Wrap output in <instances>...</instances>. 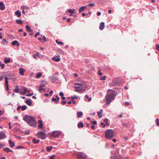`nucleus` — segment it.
Wrapping results in <instances>:
<instances>
[{
	"instance_id": "f704fd0d",
	"label": "nucleus",
	"mask_w": 159,
	"mask_h": 159,
	"mask_svg": "<svg viewBox=\"0 0 159 159\" xmlns=\"http://www.w3.org/2000/svg\"><path fill=\"white\" fill-rule=\"evenodd\" d=\"M42 75V74L41 72L39 73L36 75V78H39Z\"/></svg>"
},
{
	"instance_id": "b1692460",
	"label": "nucleus",
	"mask_w": 159,
	"mask_h": 159,
	"mask_svg": "<svg viewBox=\"0 0 159 159\" xmlns=\"http://www.w3.org/2000/svg\"><path fill=\"white\" fill-rule=\"evenodd\" d=\"M12 45H15L16 44H17L18 46H19V43L16 40H14L13 41L12 43Z\"/></svg>"
},
{
	"instance_id": "5fc2aeb1",
	"label": "nucleus",
	"mask_w": 159,
	"mask_h": 159,
	"mask_svg": "<svg viewBox=\"0 0 159 159\" xmlns=\"http://www.w3.org/2000/svg\"><path fill=\"white\" fill-rule=\"evenodd\" d=\"M125 104L126 106L129 105V102H126L125 103Z\"/></svg>"
},
{
	"instance_id": "6ab92c4d",
	"label": "nucleus",
	"mask_w": 159,
	"mask_h": 159,
	"mask_svg": "<svg viewBox=\"0 0 159 159\" xmlns=\"http://www.w3.org/2000/svg\"><path fill=\"white\" fill-rule=\"evenodd\" d=\"M38 123L39 124V125L38 126L39 127L40 129H42L43 126L42 121L41 120H39L38 121Z\"/></svg>"
},
{
	"instance_id": "774afa93",
	"label": "nucleus",
	"mask_w": 159,
	"mask_h": 159,
	"mask_svg": "<svg viewBox=\"0 0 159 159\" xmlns=\"http://www.w3.org/2000/svg\"><path fill=\"white\" fill-rule=\"evenodd\" d=\"M70 21V18H68L67 19V22H69Z\"/></svg>"
},
{
	"instance_id": "cd10ccee",
	"label": "nucleus",
	"mask_w": 159,
	"mask_h": 159,
	"mask_svg": "<svg viewBox=\"0 0 159 159\" xmlns=\"http://www.w3.org/2000/svg\"><path fill=\"white\" fill-rule=\"evenodd\" d=\"M51 80L53 82H55L58 79L57 77L56 76H53L51 77Z\"/></svg>"
},
{
	"instance_id": "dca6fc26",
	"label": "nucleus",
	"mask_w": 159,
	"mask_h": 159,
	"mask_svg": "<svg viewBox=\"0 0 159 159\" xmlns=\"http://www.w3.org/2000/svg\"><path fill=\"white\" fill-rule=\"evenodd\" d=\"M25 102L29 106H30L32 104L31 100L30 99H26L25 101Z\"/></svg>"
},
{
	"instance_id": "37998d69",
	"label": "nucleus",
	"mask_w": 159,
	"mask_h": 159,
	"mask_svg": "<svg viewBox=\"0 0 159 159\" xmlns=\"http://www.w3.org/2000/svg\"><path fill=\"white\" fill-rule=\"evenodd\" d=\"M156 122L157 126H159V119L157 118L156 119Z\"/></svg>"
},
{
	"instance_id": "c756f323",
	"label": "nucleus",
	"mask_w": 159,
	"mask_h": 159,
	"mask_svg": "<svg viewBox=\"0 0 159 159\" xmlns=\"http://www.w3.org/2000/svg\"><path fill=\"white\" fill-rule=\"evenodd\" d=\"M86 7L85 6H83L81 7L79 10V12L80 13L83 11L85 9Z\"/></svg>"
},
{
	"instance_id": "1a4fd4ad",
	"label": "nucleus",
	"mask_w": 159,
	"mask_h": 159,
	"mask_svg": "<svg viewBox=\"0 0 159 159\" xmlns=\"http://www.w3.org/2000/svg\"><path fill=\"white\" fill-rule=\"evenodd\" d=\"M104 27H105L104 23L103 22H101L100 23V25L99 26V29L101 30H102L104 29Z\"/></svg>"
},
{
	"instance_id": "bb28decb",
	"label": "nucleus",
	"mask_w": 159,
	"mask_h": 159,
	"mask_svg": "<svg viewBox=\"0 0 159 159\" xmlns=\"http://www.w3.org/2000/svg\"><path fill=\"white\" fill-rule=\"evenodd\" d=\"M100 111H99L98 112V115L99 116V118H102V110L101 109V110Z\"/></svg>"
},
{
	"instance_id": "864d4df0",
	"label": "nucleus",
	"mask_w": 159,
	"mask_h": 159,
	"mask_svg": "<svg viewBox=\"0 0 159 159\" xmlns=\"http://www.w3.org/2000/svg\"><path fill=\"white\" fill-rule=\"evenodd\" d=\"M42 39L44 41H47V40H46V37L45 36H43L42 37Z\"/></svg>"
},
{
	"instance_id": "f8f14e48",
	"label": "nucleus",
	"mask_w": 159,
	"mask_h": 159,
	"mask_svg": "<svg viewBox=\"0 0 159 159\" xmlns=\"http://www.w3.org/2000/svg\"><path fill=\"white\" fill-rule=\"evenodd\" d=\"M5 5L2 2H1L0 3V9L1 10H3L5 9Z\"/></svg>"
},
{
	"instance_id": "0e129e2a",
	"label": "nucleus",
	"mask_w": 159,
	"mask_h": 159,
	"mask_svg": "<svg viewBox=\"0 0 159 159\" xmlns=\"http://www.w3.org/2000/svg\"><path fill=\"white\" fill-rule=\"evenodd\" d=\"M21 9H23V10H24V9L25 8V6H21Z\"/></svg>"
},
{
	"instance_id": "13d9d810",
	"label": "nucleus",
	"mask_w": 159,
	"mask_h": 159,
	"mask_svg": "<svg viewBox=\"0 0 159 159\" xmlns=\"http://www.w3.org/2000/svg\"><path fill=\"white\" fill-rule=\"evenodd\" d=\"M5 84L6 85H8V81L7 80H6L5 81Z\"/></svg>"
},
{
	"instance_id": "c85d7f7f",
	"label": "nucleus",
	"mask_w": 159,
	"mask_h": 159,
	"mask_svg": "<svg viewBox=\"0 0 159 159\" xmlns=\"http://www.w3.org/2000/svg\"><path fill=\"white\" fill-rule=\"evenodd\" d=\"M77 115L78 117H80L83 115V113L81 111L78 112Z\"/></svg>"
},
{
	"instance_id": "393cba45",
	"label": "nucleus",
	"mask_w": 159,
	"mask_h": 159,
	"mask_svg": "<svg viewBox=\"0 0 159 159\" xmlns=\"http://www.w3.org/2000/svg\"><path fill=\"white\" fill-rule=\"evenodd\" d=\"M52 59L53 61H60V58H56L55 57H53L52 58Z\"/></svg>"
},
{
	"instance_id": "7c9ffc66",
	"label": "nucleus",
	"mask_w": 159,
	"mask_h": 159,
	"mask_svg": "<svg viewBox=\"0 0 159 159\" xmlns=\"http://www.w3.org/2000/svg\"><path fill=\"white\" fill-rule=\"evenodd\" d=\"M75 85H77L76 86H79L80 87L81 86L82 87H83V86H84V84L81 83H76L75 84Z\"/></svg>"
},
{
	"instance_id": "bf43d9fd",
	"label": "nucleus",
	"mask_w": 159,
	"mask_h": 159,
	"mask_svg": "<svg viewBox=\"0 0 159 159\" xmlns=\"http://www.w3.org/2000/svg\"><path fill=\"white\" fill-rule=\"evenodd\" d=\"M98 74L100 75H102V73L100 70L98 71Z\"/></svg>"
},
{
	"instance_id": "8fccbe9b",
	"label": "nucleus",
	"mask_w": 159,
	"mask_h": 159,
	"mask_svg": "<svg viewBox=\"0 0 159 159\" xmlns=\"http://www.w3.org/2000/svg\"><path fill=\"white\" fill-rule=\"evenodd\" d=\"M55 157V155H52L50 157V159H55L54 158V157Z\"/></svg>"
},
{
	"instance_id": "9b49d317",
	"label": "nucleus",
	"mask_w": 159,
	"mask_h": 159,
	"mask_svg": "<svg viewBox=\"0 0 159 159\" xmlns=\"http://www.w3.org/2000/svg\"><path fill=\"white\" fill-rule=\"evenodd\" d=\"M118 82L116 80H113L110 84V86H116L118 84Z\"/></svg>"
},
{
	"instance_id": "79ce46f5",
	"label": "nucleus",
	"mask_w": 159,
	"mask_h": 159,
	"mask_svg": "<svg viewBox=\"0 0 159 159\" xmlns=\"http://www.w3.org/2000/svg\"><path fill=\"white\" fill-rule=\"evenodd\" d=\"M106 76H104L103 77H100V80H105L106 79Z\"/></svg>"
},
{
	"instance_id": "6e6552de",
	"label": "nucleus",
	"mask_w": 159,
	"mask_h": 159,
	"mask_svg": "<svg viewBox=\"0 0 159 159\" xmlns=\"http://www.w3.org/2000/svg\"><path fill=\"white\" fill-rule=\"evenodd\" d=\"M60 99L59 97L57 95L55 97H53L52 98V101L54 102L56 104H57L58 103V101Z\"/></svg>"
},
{
	"instance_id": "338daca9",
	"label": "nucleus",
	"mask_w": 159,
	"mask_h": 159,
	"mask_svg": "<svg viewBox=\"0 0 159 159\" xmlns=\"http://www.w3.org/2000/svg\"><path fill=\"white\" fill-rule=\"evenodd\" d=\"M91 128H92V129H95V126H94V125H92V126H91Z\"/></svg>"
},
{
	"instance_id": "20e7f679",
	"label": "nucleus",
	"mask_w": 159,
	"mask_h": 159,
	"mask_svg": "<svg viewBox=\"0 0 159 159\" xmlns=\"http://www.w3.org/2000/svg\"><path fill=\"white\" fill-rule=\"evenodd\" d=\"M76 155L78 159H84L87 158V155L83 152H77Z\"/></svg>"
},
{
	"instance_id": "4d7b16f0",
	"label": "nucleus",
	"mask_w": 159,
	"mask_h": 159,
	"mask_svg": "<svg viewBox=\"0 0 159 159\" xmlns=\"http://www.w3.org/2000/svg\"><path fill=\"white\" fill-rule=\"evenodd\" d=\"M156 48L157 50H159V44L156 45Z\"/></svg>"
},
{
	"instance_id": "423d86ee",
	"label": "nucleus",
	"mask_w": 159,
	"mask_h": 159,
	"mask_svg": "<svg viewBox=\"0 0 159 159\" xmlns=\"http://www.w3.org/2000/svg\"><path fill=\"white\" fill-rule=\"evenodd\" d=\"M37 134L39 138L42 139H45L46 137V135L43 132H38L37 133Z\"/></svg>"
},
{
	"instance_id": "052dcab7",
	"label": "nucleus",
	"mask_w": 159,
	"mask_h": 159,
	"mask_svg": "<svg viewBox=\"0 0 159 159\" xmlns=\"http://www.w3.org/2000/svg\"><path fill=\"white\" fill-rule=\"evenodd\" d=\"M66 102L64 101H62L61 102V103L63 104H65Z\"/></svg>"
},
{
	"instance_id": "a19ab883",
	"label": "nucleus",
	"mask_w": 159,
	"mask_h": 159,
	"mask_svg": "<svg viewBox=\"0 0 159 159\" xmlns=\"http://www.w3.org/2000/svg\"><path fill=\"white\" fill-rule=\"evenodd\" d=\"M26 108H27V107L26 106H25V105L22 106L21 107V109L23 111L25 110L26 109Z\"/></svg>"
},
{
	"instance_id": "2eb2a0df",
	"label": "nucleus",
	"mask_w": 159,
	"mask_h": 159,
	"mask_svg": "<svg viewBox=\"0 0 159 159\" xmlns=\"http://www.w3.org/2000/svg\"><path fill=\"white\" fill-rule=\"evenodd\" d=\"M8 142L9 143L10 146L11 148L15 146V143L11 140H9Z\"/></svg>"
},
{
	"instance_id": "7ed1b4c3",
	"label": "nucleus",
	"mask_w": 159,
	"mask_h": 159,
	"mask_svg": "<svg viewBox=\"0 0 159 159\" xmlns=\"http://www.w3.org/2000/svg\"><path fill=\"white\" fill-rule=\"evenodd\" d=\"M114 134V132L111 129H108L105 131L106 137L107 139H111L113 137Z\"/></svg>"
},
{
	"instance_id": "39448f33",
	"label": "nucleus",
	"mask_w": 159,
	"mask_h": 159,
	"mask_svg": "<svg viewBox=\"0 0 159 159\" xmlns=\"http://www.w3.org/2000/svg\"><path fill=\"white\" fill-rule=\"evenodd\" d=\"M61 132L59 131H54L50 134V136L53 138H56L60 136Z\"/></svg>"
},
{
	"instance_id": "aec40b11",
	"label": "nucleus",
	"mask_w": 159,
	"mask_h": 159,
	"mask_svg": "<svg viewBox=\"0 0 159 159\" xmlns=\"http://www.w3.org/2000/svg\"><path fill=\"white\" fill-rule=\"evenodd\" d=\"M15 13L18 17H19L21 16V13L19 10L16 11L15 12Z\"/></svg>"
},
{
	"instance_id": "a878e982",
	"label": "nucleus",
	"mask_w": 159,
	"mask_h": 159,
	"mask_svg": "<svg viewBox=\"0 0 159 159\" xmlns=\"http://www.w3.org/2000/svg\"><path fill=\"white\" fill-rule=\"evenodd\" d=\"M16 22L17 24L21 25H22L23 23L22 21L20 19L17 20L16 21Z\"/></svg>"
},
{
	"instance_id": "c03bdc74",
	"label": "nucleus",
	"mask_w": 159,
	"mask_h": 159,
	"mask_svg": "<svg viewBox=\"0 0 159 159\" xmlns=\"http://www.w3.org/2000/svg\"><path fill=\"white\" fill-rule=\"evenodd\" d=\"M33 56L34 58L36 59L37 57L39 56V54L38 53L37 54H34L33 55Z\"/></svg>"
},
{
	"instance_id": "2f4dec72",
	"label": "nucleus",
	"mask_w": 159,
	"mask_h": 159,
	"mask_svg": "<svg viewBox=\"0 0 159 159\" xmlns=\"http://www.w3.org/2000/svg\"><path fill=\"white\" fill-rule=\"evenodd\" d=\"M46 149L48 152H50L52 149V146H47L46 147Z\"/></svg>"
},
{
	"instance_id": "e433bc0d",
	"label": "nucleus",
	"mask_w": 159,
	"mask_h": 159,
	"mask_svg": "<svg viewBox=\"0 0 159 159\" xmlns=\"http://www.w3.org/2000/svg\"><path fill=\"white\" fill-rule=\"evenodd\" d=\"M26 29L27 31H32L30 29V27L28 25H27L26 26Z\"/></svg>"
},
{
	"instance_id": "4be33fe9",
	"label": "nucleus",
	"mask_w": 159,
	"mask_h": 159,
	"mask_svg": "<svg viewBox=\"0 0 159 159\" xmlns=\"http://www.w3.org/2000/svg\"><path fill=\"white\" fill-rule=\"evenodd\" d=\"M7 40L5 39H3L2 41V43L3 45H5V44H7Z\"/></svg>"
},
{
	"instance_id": "ea45409f",
	"label": "nucleus",
	"mask_w": 159,
	"mask_h": 159,
	"mask_svg": "<svg viewBox=\"0 0 159 159\" xmlns=\"http://www.w3.org/2000/svg\"><path fill=\"white\" fill-rule=\"evenodd\" d=\"M56 42L57 43H58V44H61L62 45H64V43L63 42L60 41H58L57 40H56Z\"/></svg>"
},
{
	"instance_id": "603ef678",
	"label": "nucleus",
	"mask_w": 159,
	"mask_h": 159,
	"mask_svg": "<svg viewBox=\"0 0 159 159\" xmlns=\"http://www.w3.org/2000/svg\"><path fill=\"white\" fill-rule=\"evenodd\" d=\"M39 33L38 32H37L35 34V37H36L38 35H39Z\"/></svg>"
},
{
	"instance_id": "473e14b6",
	"label": "nucleus",
	"mask_w": 159,
	"mask_h": 159,
	"mask_svg": "<svg viewBox=\"0 0 159 159\" xmlns=\"http://www.w3.org/2000/svg\"><path fill=\"white\" fill-rule=\"evenodd\" d=\"M44 85L42 84L40 85L39 87V91L40 92H41L42 91L44 90V89L43 88V87L44 86Z\"/></svg>"
},
{
	"instance_id": "49530a36",
	"label": "nucleus",
	"mask_w": 159,
	"mask_h": 159,
	"mask_svg": "<svg viewBox=\"0 0 159 159\" xmlns=\"http://www.w3.org/2000/svg\"><path fill=\"white\" fill-rule=\"evenodd\" d=\"M88 6L92 7L93 6H94L95 4L93 3H90L88 5Z\"/></svg>"
},
{
	"instance_id": "c9c22d12",
	"label": "nucleus",
	"mask_w": 159,
	"mask_h": 159,
	"mask_svg": "<svg viewBox=\"0 0 159 159\" xmlns=\"http://www.w3.org/2000/svg\"><path fill=\"white\" fill-rule=\"evenodd\" d=\"M26 92H28V93H30V91L29 90H27L26 88H24V92L23 93L25 94L26 93Z\"/></svg>"
},
{
	"instance_id": "de8ad7c7",
	"label": "nucleus",
	"mask_w": 159,
	"mask_h": 159,
	"mask_svg": "<svg viewBox=\"0 0 159 159\" xmlns=\"http://www.w3.org/2000/svg\"><path fill=\"white\" fill-rule=\"evenodd\" d=\"M101 125L102 126V128H104L105 127V125L103 122L101 123Z\"/></svg>"
},
{
	"instance_id": "a18cd8bd",
	"label": "nucleus",
	"mask_w": 159,
	"mask_h": 159,
	"mask_svg": "<svg viewBox=\"0 0 159 159\" xmlns=\"http://www.w3.org/2000/svg\"><path fill=\"white\" fill-rule=\"evenodd\" d=\"M71 101H73V103L74 104H75V103L76 102L75 101H74V98L73 97H71Z\"/></svg>"
},
{
	"instance_id": "f257e3e1",
	"label": "nucleus",
	"mask_w": 159,
	"mask_h": 159,
	"mask_svg": "<svg viewBox=\"0 0 159 159\" xmlns=\"http://www.w3.org/2000/svg\"><path fill=\"white\" fill-rule=\"evenodd\" d=\"M23 119L30 126H36V118L35 117L27 115H25L24 116Z\"/></svg>"
},
{
	"instance_id": "e2e57ef3",
	"label": "nucleus",
	"mask_w": 159,
	"mask_h": 159,
	"mask_svg": "<svg viewBox=\"0 0 159 159\" xmlns=\"http://www.w3.org/2000/svg\"><path fill=\"white\" fill-rule=\"evenodd\" d=\"M4 146V145L3 144L0 143V148H2Z\"/></svg>"
},
{
	"instance_id": "6e6d98bb",
	"label": "nucleus",
	"mask_w": 159,
	"mask_h": 159,
	"mask_svg": "<svg viewBox=\"0 0 159 159\" xmlns=\"http://www.w3.org/2000/svg\"><path fill=\"white\" fill-rule=\"evenodd\" d=\"M108 121V120L107 119H104V120H103L104 122H105V123L107 122Z\"/></svg>"
},
{
	"instance_id": "3c124183",
	"label": "nucleus",
	"mask_w": 159,
	"mask_h": 159,
	"mask_svg": "<svg viewBox=\"0 0 159 159\" xmlns=\"http://www.w3.org/2000/svg\"><path fill=\"white\" fill-rule=\"evenodd\" d=\"M1 67L2 69H3L5 67V65L4 64H2L1 65Z\"/></svg>"
},
{
	"instance_id": "0eeeda50",
	"label": "nucleus",
	"mask_w": 159,
	"mask_h": 159,
	"mask_svg": "<svg viewBox=\"0 0 159 159\" xmlns=\"http://www.w3.org/2000/svg\"><path fill=\"white\" fill-rule=\"evenodd\" d=\"M74 87L76 88V89H75V91L77 92L81 93L82 92V91L85 90V89H84L85 88L84 87H80L79 86H75Z\"/></svg>"
},
{
	"instance_id": "a211bd4d",
	"label": "nucleus",
	"mask_w": 159,
	"mask_h": 159,
	"mask_svg": "<svg viewBox=\"0 0 159 159\" xmlns=\"http://www.w3.org/2000/svg\"><path fill=\"white\" fill-rule=\"evenodd\" d=\"M11 61V60L9 58H7L5 57L4 58V62L5 63L7 64L10 63Z\"/></svg>"
},
{
	"instance_id": "69168bd1",
	"label": "nucleus",
	"mask_w": 159,
	"mask_h": 159,
	"mask_svg": "<svg viewBox=\"0 0 159 159\" xmlns=\"http://www.w3.org/2000/svg\"><path fill=\"white\" fill-rule=\"evenodd\" d=\"M92 122L94 125L96 124L97 123V122L96 121H92Z\"/></svg>"
},
{
	"instance_id": "9d476101",
	"label": "nucleus",
	"mask_w": 159,
	"mask_h": 159,
	"mask_svg": "<svg viewBox=\"0 0 159 159\" xmlns=\"http://www.w3.org/2000/svg\"><path fill=\"white\" fill-rule=\"evenodd\" d=\"M110 159H122V157L120 155H117L111 157Z\"/></svg>"
},
{
	"instance_id": "f03ea898",
	"label": "nucleus",
	"mask_w": 159,
	"mask_h": 159,
	"mask_svg": "<svg viewBox=\"0 0 159 159\" xmlns=\"http://www.w3.org/2000/svg\"><path fill=\"white\" fill-rule=\"evenodd\" d=\"M107 91L108 93L106 96L105 99L106 104H109L112 100L114 99L115 92L110 89H109Z\"/></svg>"
},
{
	"instance_id": "ddd939ff",
	"label": "nucleus",
	"mask_w": 159,
	"mask_h": 159,
	"mask_svg": "<svg viewBox=\"0 0 159 159\" xmlns=\"http://www.w3.org/2000/svg\"><path fill=\"white\" fill-rule=\"evenodd\" d=\"M19 74L21 75H23L24 74V72L25 71V70L24 69H23L22 68H20L19 69Z\"/></svg>"
},
{
	"instance_id": "72a5a7b5",
	"label": "nucleus",
	"mask_w": 159,
	"mask_h": 159,
	"mask_svg": "<svg viewBox=\"0 0 159 159\" xmlns=\"http://www.w3.org/2000/svg\"><path fill=\"white\" fill-rule=\"evenodd\" d=\"M75 9H68L67 11L69 13H75Z\"/></svg>"
},
{
	"instance_id": "5701e85b",
	"label": "nucleus",
	"mask_w": 159,
	"mask_h": 159,
	"mask_svg": "<svg viewBox=\"0 0 159 159\" xmlns=\"http://www.w3.org/2000/svg\"><path fill=\"white\" fill-rule=\"evenodd\" d=\"M32 141L34 143L37 144L39 142V139H36L35 138H34L32 139Z\"/></svg>"
},
{
	"instance_id": "09e8293b",
	"label": "nucleus",
	"mask_w": 159,
	"mask_h": 159,
	"mask_svg": "<svg viewBox=\"0 0 159 159\" xmlns=\"http://www.w3.org/2000/svg\"><path fill=\"white\" fill-rule=\"evenodd\" d=\"M59 95L61 96L62 97V96H63L64 95V94L62 92H61L59 93Z\"/></svg>"
},
{
	"instance_id": "680f3d73",
	"label": "nucleus",
	"mask_w": 159,
	"mask_h": 159,
	"mask_svg": "<svg viewBox=\"0 0 159 159\" xmlns=\"http://www.w3.org/2000/svg\"><path fill=\"white\" fill-rule=\"evenodd\" d=\"M21 108V107L20 106H18L17 107V110H18V111H19L20 110V109Z\"/></svg>"
},
{
	"instance_id": "58836bf2",
	"label": "nucleus",
	"mask_w": 159,
	"mask_h": 159,
	"mask_svg": "<svg viewBox=\"0 0 159 159\" xmlns=\"http://www.w3.org/2000/svg\"><path fill=\"white\" fill-rule=\"evenodd\" d=\"M16 88H18L19 87V86L17 85L16 86ZM19 91V89H16L14 90V91L16 93H18Z\"/></svg>"
},
{
	"instance_id": "412c9836",
	"label": "nucleus",
	"mask_w": 159,
	"mask_h": 159,
	"mask_svg": "<svg viewBox=\"0 0 159 159\" xmlns=\"http://www.w3.org/2000/svg\"><path fill=\"white\" fill-rule=\"evenodd\" d=\"M78 127L79 128H83L84 127V124L82 122H80L78 124Z\"/></svg>"
},
{
	"instance_id": "f3484780",
	"label": "nucleus",
	"mask_w": 159,
	"mask_h": 159,
	"mask_svg": "<svg viewBox=\"0 0 159 159\" xmlns=\"http://www.w3.org/2000/svg\"><path fill=\"white\" fill-rule=\"evenodd\" d=\"M4 151L7 152H13L9 148L6 147L5 148H4Z\"/></svg>"
},
{
	"instance_id": "4c0bfd02",
	"label": "nucleus",
	"mask_w": 159,
	"mask_h": 159,
	"mask_svg": "<svg viewBox=\"0 0 159 159\" xmlns=\"http://www.w3.org/2000/svg\"><path fill=\"white\" fill-rule=\"evenodd\" d=\"M85 98H87L88 99V100L89 101H90L91 100L92 98H89V96L87 95H86L85 96Z\"/></svg>"
},
{
	"instance_id": "4468645a",
	"label": "nucleus",
	"mask_w": 159,
	"mask_h": 159,
	"mask_svg": "<svg viewBox=\"0 0 159 159\" xmlns=\"http://www.w3.org/2000/svg\"><path fill=\"white\" fill-rule=\"evenodd\" d=\"M4 133L2 132H0V139H3L6 137Z\"/></svg>"
}]
</instances>
